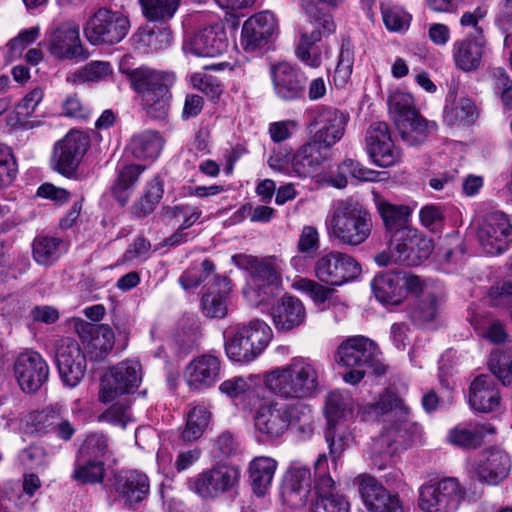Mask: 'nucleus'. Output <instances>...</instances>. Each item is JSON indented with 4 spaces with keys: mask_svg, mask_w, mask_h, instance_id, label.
<instances>
[{
    "mask_svg": "<svg viewBox=\"0 0 512 512\" xmlns=\"http://www.w3.org/2000/svg\"><path fill=\"white\" fill-rule=\"evenodd\" d=\"M264 382L267 389L281 399H309L319 392V368L309 358L293 357L287 364L268 371Z\"/></svg>",
    "mask_w": 512,
    "mask_h": 512,
    "instance_id": "1",
    "label": "nucleus"
},
{
    "mask_svg": "<svg viewBox=\"0 0 512 512\" xmlns=\"http://www.w3.org/2000/svg\"><path fill=\"white\" fill-rule=\"evenodd\" d=\"M327 229L331 238L344 245L356 247L363 244L372 233V214L358 200H338L330 211Z\"/></svg>",
    "mask_w": 512,
    "mask_h": 512,
    "instance_id": "2",
    "label": "nucleus"
},
{
    "mask_svg": "<svg viewBox=\"0 0 512 512\" xmlns=\"http://www.w3.org/2000/svg\"><path fill=\"white\" fill-rule=\"evenodd\" d=\"M272 335L269 325L259 319L230 327L224 332L226 355L234 362H252L266 349Z\"/></svg>",
    "mask_w": 512,
    "mask_h": 512,
    "instance_id": "3",
    "label": "nucleus"
},
{
    "mask_svg": "<svg viewBox=\"0 0 512 512\" xmlns=\"http://www.w3.org/2000/svg\"><path fill=\"white\" fill-rule=\"evenodd\" d=\"M130 27L129 17L123 12L101 7L89 16L83 34L93 46H113L128 35Z\"/></svg>",
    "mask_w": 512,
    "mask_h": 512,
    "instance_id": "4",
    "label": "nucleus"
},
{
    "mask_svg": "<svg viewBox=\"0 0 512 512\" xmlns=\"http://www.w3.org/2000/svg\"><path fill=\"white\" fill-rule=\"evenodd\" d=\"M324 410L327 419L324 436L330 455L336 460L352 438L344 421L348 415L352 414V399L340 391H332L326 397Z\"/></svg>",
    "mask_w": 512,
    "mask_h": 512,
    "instance_id": "5",
    "label": "nucleus"
},
{
    "mask_svg": "<svg viewBox=\"0 0 512 512\" xmlns=\"http://www.w3.org/2000/svg\"><path fill=\"white\" fill-rule=\"evenodd\" d=\"M464 498L456 478L429 479L418 489V512H454Z\"/></svg>",
    "mask_w": 512,
    "mask_h": 512,
    "instance_id": "6",
    "label": "nucleus"
},
{
    "mask_svg": "<svg viewBox=\"0 0 512 512\" xmlns=\"http://www.w3.org/2000/svg\"><path fill=\"white\" fill-rule=\"evenodd\" d=\"M240 470L229 464H216L191 477L188 489L205 501H214L233 490L239 483Z\"/></svg>",
    "mask_w": 512,
    "mask_h": 512,
    "instance_id": "7",
    "label": "nucleus"
},
{
    "mask_svg": "<svg viewBox=\"0 0 512 512\" xmlns=\"http://www.w3.org/2000/svg\"><path fill=\"white\" fill-rule=\"evenodd\" d=\"M314 29L311 33L301 34L300 41L296 47L297 58L305 65L311 68H318L322 63V52L317 45L322 36L330 35L335 32V24L332 17L319 8L316 4L310 3L305 6Z\"/></svg>",
    "mask_w": 512,
    "mask_h": 512,
    "instance_id": "8",
    "label": "nucleus"
},
{
    "mask_svg": "<svg viewBox=\"0 0 512 512\" xmlns=\"http://www.w3.org/2000/svg\"><path fill=\"white\" fill-rule=\"evenodd\" d=\"M336 361L346 367H368L375 375L385 373L377 344L364 336H354L342 342L337 349Z\"/></svg>",
    "mask_w": 512,
    "mask_h": 512,
    "instance_id": "9",
    "label": "nucleus"
},
{
    "mask_svg": "<svg viewBox=\"0 0 512 512\" xmlns=\"http://www.w3.org/2000/svg\"><path fill=\"white\" fill-rule=\"evenodd\" d=\"M294 411L303 416L305 424L310 419L311 409L308 405H262L254 416L255 429L268 439L279 438L289 428Z\"/></svg>",
    "mask_w": 512,
    "mask_h": 512,
    "instance_id": "10",
    "label": "nucleus"
},
{
    "mask_svg": "<svg viewBox=\"0 0 512 512\" xmlns=\"http://www.w3.org/2000/svg\"><path fill=\"white\" fill-rule=\"evenodd\" d=\"M362 272L361 265L352 256L330 251L319 257L314 264L316 278L326 285L340 286L356 279Z\"/></svg>",
    "mask_w": 512,
    "mask_h": 512,
    "instance_id": "11",
    "label": "nucleus"
},
{
    "mask_svg": "<svg viewBox=\"0 0 512 512\" xmlns=\"http://www.w3.org/2000/svg\"><path fill=\"white\" fill-rule=\"evenodd\" d=\"M327 467L326 455H319L314 464L316 500L311 512H349V502L337 491Z\"/></svg>",
    "mask_w": 512,
    "mask_h": 512,
    "instance_id": "12",
    "label": "nucleus"
},
{
    "mask_svg": "<svg viewBox=\"0 0 512 512\" xmlns=\"http://www.w3.org/2000/svg\"><path fill=\"white\" fill-rule=\"evenodd\" d=\"M141 380V364L136 360L122 361L112 367L101 380L99 398L107 403L120 395L132 393L138 388Z\"/></svg>",
    "mask_w": 512,
    "mask_h": 512,
    "instance_id": "13",
    "label": "nucleus"
},
{
    "mask_svg": "<svg viewBox=\"0 0 512 512\" xmlns=\"http://www.w3.org/2000/svg\"><path fill=\"white\" fill-rule=\"evenodd\" d=\"M55 361L63 383L68 387L77 386L85 375L86 356L79 343L70 337L57 341Z\"/></svg>",
    "mask_w": 512,
    "mask_h": 512,
    "instance_id": "14",
    "label": "nucleus"
},
{
    "mask_svg": "<svg viewBox=\"0 0 512 512\" xmlns=\"http://www.w3.org/2000/svg\"><path fill=\"white\" fill-rule=\"evenodd\" d=\"M375 298L387 305H399L416 289V276L403 271L375 275L371 282Z\"/></svg>",
    "mask_w": 512,
    "mask_h": 512,
    "instance_id": "15",
    "label": "nucleus"
},
{
    "mask_svg": "<svg viewBox=\"0 0 512 512\" xmlns=\"http://www.w3.org/2000/svg\"><path fill=\"white\" fill-rule=\"evenodd\" d=\"M477 237L485 253H502L512 241V225L509 218L500 211L490 213L479 226Z\"/></svg>",
    "mask_w": 512,
    "mask_h": 512,
    "instance_id": "16",
    "label": "nucleus"
},
{
    "mask_svg": "<svg viewBox=\"0 0 512 512\" xmlns=\"http://www.w3.org/2000/svg\"><path fill=\"white\" fill-rule=\"evenodd\" d=\"M48 49L60 60H86L89 57L80 39L79 25L74 21H65L51 31Z\"/></svg>",
    "mask_w": 512,
    "mask_h": 512,
    "instance_id": "17",
    "label": "nucleus"
},
{
    "mask_svg": "<svg viewBox=\"0 0 512 512\" xmlns=\"http://www.w3.org/2000/svg\"><path fill=\"white\" fill-rule=\"evenodd\" d=\"M88 146L89 139L87 136L79 131L69 132L54 146L52 156L54 169L66 177L73 176Z\"/></svg>",
    "mask_w": 512,
    "mask_h": 512,
    "instance_id": "18",
    "label": "nucleus"
},
{
    "mask_svg": "<svg viewBox=\"0 0 512 512\" xmlns=\"http://www.w3.org/2000/svg\"><path fill=\"white\" fill-rule=\"evenodd\" d=\"M15 378L25 393L37 392L49 377V366L36 351L21 353L14 363Z\"/></svg>",
    "mask_w": 512,
    "mask_h": 512,
    "instance_id": "19",
    "label": "nucleus"
},
{
    "mask_svg": "<svg viewBox=\"0 0 512 512\" xmlns=\"http://www.w3.org/2000/svg\"><path fill=\"white\" fill-rule=\"evenodd\" d=\"M388 106L394 125L402 140L409 146L416 144V105L414 96L397 90L390 95Z\"/></svg>",
    "mask_w": 512,
    "mask_h": 512,
    "instance_id": "20",
    "label": "nucleus"
},
{
    "mask_svg": "<svg viewBox=\"0 0 512 512\" xmlns=\"http://www.w3.org/2000/svg\"><path fill=\"white\" fill-rule=\"evenodd\" d=\"M228 48V39L224 25L215 23L196 31L183 43L186 54L197 57H217Z\"/></svg>",
    "mask_w": 512,
    "mask_h": 512,
    "instance_id": "21",
    "label": "nucleus"
},
{
    "mask_svg": "<svg viewBox=\"0 0 512 512\" xmlns=\"http://www.w3.org/2000/svg\"><path fill=\"white\" fill-rule=\"evenodd\" d=\"M270 77L275 95L282 101L290 102L304 97L306 77L302 71L287 62L271 66Z\"/></svg>",
    "mask_w": 512,
    "mask_h": 512,
    "instance_id": "22",
    "label": "nucleus"
},
{
    "mask_svg": "<svg viewBox=\"0 0 512 512\" xmlns=\"http://www.w3.org/2000/svg\"><path fill=\"white\" fill-rule=\"evenodd\" d=\"M348 120L349 114L339 109L334 107L318 108L311 124L315 128L312 139L330 150L343 137Z\"/></svg>",
    "mask_w": 512,
    "mask_h": 512,
    "instance_id": "23",
    "label": "nucleus"
},
{
    "mask_svg": "<svg viewBox=\"0 0 512 512\" xmlns=\"http://www.w3.org/2000/svg\"><path fill=\"white\" fill-rule=\"evenodd\" d=\"M365 141L367 152L377 166L390 167L400 159L399 151L394 147L387 123H372L367 129Z\"/></svg>",
    "mask_w": 512,
    "mask_h": 512,
    "instance_id": "24",
    "label": "nucleus"
},
{
    "mask_svg": "<svg viewBox=\"0 0 512 512\" xmlns=\"http://www.w3.org/2000/svg\"><path fill=\"white\" fill-rule=\"evenodd\" d=\"M362 500L370 512H406L397 495H392L373 477L356 478Z\"/></svg>",
    "mask_w": 512,
    "mask_h": 512,
    "instance_id": "25",
    "label": "nucleus"
},
{
    "mask_svg": "<svg viewBox=\"0 0 512 512\" xmlns=\"http://www.w3.org/2000/svg\"><path fill=\"white\" fill-rule=\"evenodd\" d=\"M277 23L273 13L261 11L249 17L241 31V45L246 52H254L268 44L276 31Z\"/></svg>",
    "mask_w": 512,
    "mask_h": 512,
    "instance_id": "26",
    "label": "nucleus"
},
{
    "mask_svg": "<svg viewBox=\"0 0 512 512\" xmlns=\"http://www.w3.org/2000/svg\"><path fill=\"white\" fill-rule=\"evenodd\" d=\"M220 373V359L212 354H203L186 366L184 379L190 390L202 391L212 387L220 378Z\"/></svg>",
    "mask_w": 512,
    "mask_h": 512,
    "instance_id": "27",
    "label": "nucleus"
},
{
    "mask_svg": "<svg viewBox=\"0 0 512 512\" xmlns=\"http://www.w3.org/2000/svg\"><path fill=\"white\" fill-rule=\"evenodd\" d=\"M510 468L509 455L498 448L484 450L473 464V471L478 479L490 485L502 482L508 476Z\"/></svg>",
    "mask_w": 512,
    "mask_h": 512,
    "instance_id": "28",
    "label": "nucleus"
},
{
    "mask_svg": "<svg viewBox=\"0 0 512 512\" xmlns=\"http://www.w3.org/2000/svg\"><path fill=\"white\" fill-rule=\"evenodd\" d=\"M113 489L126 505L142 502L149 494L150 482L146 474L136 471H121L114 475Z\"/></svg>",
    "mask_w": 512,
    "mask_h": 512,
    "instance_id": "29",
    "label": "nucleus"
},
{
    "mask_svg": "<svg viewBox=\"0 0 512 512\" xmlns=\"http://www.w3.org/2000/svg\"><path fill=\"white\" fill-rule=\"evenodd\" d=\"M377 211L385 228L393 233L394 239H401L402 234L416 231L412 227L413 207L404 204H393L384 199L376 201Z\"/></svg>",
    "mask_w": 512,
    "mask_h": 512,
    "instance_id": "30",
    "label": "nucleus"
},
{
    "mask_svg": "<svg viewBox=\"0 0 512 512\" xmlns=\"http://www.w3.org/2000/svg\"><path fill=\"white\" fill-rule=\"evenodd\" d=\"M120 70L127 75L131 87L141 98L148 92H156L158 88L171 87L175 80L173 73L157 71L147 66L135 69L121 67Z\"/></svg>",
    "mask_w": 512,
    "mask_h": 512,
    "instance_id": "31",
    "label": "nucleus"
},
{
    "mask_svg": "<svg viewBox=\"0 0 512 512\" xmlns=\"http://www.w3.org/2000/svg\"><path fill=\"white\" fill-rule=\"evenodd\" d=\"M329 149L311 139L298 148L291 158L292 171L301 178L312 176L328 158Z\"/></svg>",
    "mask_w": 512,
    "mask_h": 512,
    "instance_id": "32",
    "label": "nucleus"
},
{
    "mask_svg": "<svg viewBox=\"0 0 512 512\" xmlns=\"http://www.w3.org/2000/svg\"><path fill=\"white\" fill-rule=\"evenodd\" d=\"M310 492V469L299 462H293L285 476L284 495L293 507L298 508L306 504Z\"/></svg>",
    "mask_w": 512,
    "mask_h": 512,
    "instance_id": "33",
    "label": "nucleus"
},
{
    "mask_svg": "<svg viewBox=\"0 0 512 512\" xmlns=\"http://www.w3.org/2000/svg\"><path fill=\"white\" fill-rule=\"evenodd\" d=\"M271 316L278 331L288 332L305 322L306 309L298 298L286 296L272 306Z\"/></svg>",
    "mask_w": 512,
    "mask_h": 512,
    "instance_id": "34",
    "label": "nucleus"
},
{
    "mask_svg": "<svg viewBox=\"0 0 512 512\" xmlns=\"http://www.w3.org/2000/svg\"><path fill=\"white\" fill-rule=\"evenodd\" d=\"M469 404L479 412H490L500 404L499 391L489 375H479L469 388Z\"/></svg>",
    "mask_w": 512,
    "mask_h": 512,
    "instance_id": "35",
    "label": "nucleus"
},
{
    "mask_svg": "<svg viewBox=\"0 0 512 512\" xmlns=\"http://www.w3.org/2000/svg\"><path fill=\"white\" fill-rule=\"evenodd\" d=\"M365 412L371 417H384V421L399 423L396 427L398 433L401 431L400 426L406 422L408 416L407 408L402 399L391 391L381 395L377 402L367 405Z\"/></svg>",
    "mask_w": 512,
    "mask_h": 512,
    "instance_id": "36",
    "label": "nucleus"
},
{
    "mask_svg": "<svg viewBox=\"0 0 512 512\" xmlns=\"http://www.w3.org/2000/svg\"><path fill=\"white\" fill-rule=\"evenodd\" d=\"M443 296V289L437 283H420L418 279V325L427 329H434L438 302Z\"/></svg>",
    "mask_w": 512,
    "mask_h": 512,
    "instance_id": "37",
    "label": "nucleus"
},
{
    "mask_svg": "<svg viewBox=\"0 0 512 512\" xmlns=\"http://www.w3.org/2000/svg\"><path fill=\"white\" fill-rule=\"evenodd\" d=\"M484 49L483 37H467L454 42L452 55L455 65L464 72L475 71L481 64Z\"/></svg>",
    "mask_w": 512,
    "mask_h": 512,
    "instance_id": "38",
    "label": "nucleus"
},
{
    "mask_svg": "<svg viewBox=\"0 0 512 512\" xmlns=\"http://www.w3.org/2000/svg\"><path fill=\"white\" fill-rule=\"evenodd\" d=\"M276 468L277 462L266 456L256 457L250 462L248 468L249 484L257 497H263L268 492Z\"/></svg>",
    "mask_w": 512,
    "mask_h": 512,
    "instance_id": "39",
    "label": "nucleus"
},
{
    "mask_svg": "<svg viewBox=\"0 0 512 512\" xmlns=\"http://www.w3.org/2000/svg\"><path fill=\"white\" fill-rule=\"evenodd\" d=\"M496 432L490 424H459L450 430L448 440L461 448H476L481 445L485 434Z\"/></svg>",
    "mask_w": 512,
    "mask_h": 512,
    "instance_id": "40",
    "label": "nucleus"
},
{
    "mask_svg": "<svg viewBox=\"0 0 512 512\" xmlns=\"http://www.w3.org/2000/svg\"><path fill=\"white\" fill-rule=\"evenodd\" d=\"M163 145L164 140L157 131L145 130L131 138L129 148L135 158L155 159L159 156Z\"/></svg>",
    "mask_w": 512,
    "mask_h": 512,
    "instance_id": "41",
    "label": "nucleus"
},
{
    "mask_svg": "<svg viewBox=\"0 0 512 512\" xmlns=\"http://www.w3.org/2000/svg\"><path fill=\"white\" fill-rule=\"evenodd\" d=\"M251 276L254 281L263 282L262 286L259 287L263 290V296L259 293L260 299L258 303L264 302L270 295L273 294L274 289L277 288L280 282V276L277 265L275 264L274 257H266L258 259L255 268L253 269Z\"/></svg>",
    "mask_w": 512,
    "mask_h": 512,
    "instance_id": "42",
    "label": "nucleus"
},
{
    "mask_svg": "<svg viewBox=\"0 0 512 512\" xmlns=\"http://www.w3.org/2000/svg\"><path fill=\"white\" fill-rule=\"evenodd\" d=\"M105 477L104 460H90L76 455L71 479L81 485H95L103 482Z\"/></svg>",
    "mask_w": 512,
    "mask_h": 512,
    "instance_id": "43",
    "label": "nucleus"
},
{
    "mask_svg": "<svg viewBox=\"0 0 512 512\" xmlns=\"http://www.w3.org/2000/svg\"><path fill=\"white\" fill-rule=\"evenodd\" d=\"M77 332L83 339H87V336L92 337L90 342L91 347L93 349H99L100 351L97 356L107 354L114 346V333L106 324L94 326L92 324L82 322L80 326H77Z\"/></svg>",
    "mask_w": 512,
    "mask_h": 512,
    "instance_id": "44",
    "label": "nucleus"
},
{
    "mask_svg": "<svg viewBox=\"0 0 512 512\" xmlns=\"http://www.w3.org/2000/svg\"><path fill=\"white\" fill-rule=\"evenodd\" d=\"M144 169V166L129 164L118 171L116 182L112 187V194L122 206L128 202L134 185Z\"/></svg>",
    "mask_w": 512,
    "mask_h": 512,
    "instance_id": "45",
    "label": "nucleus"
},
{
    "mask_svg": "<svg viewBox=\"0 0 512 512\" xmlns=\"http://www.w3.org/2000/svg\"><path fill=\"white\" fill-rule=\"evenodd\" d=\"M63 241L57 237L38 236L33 241V257L42 265L55 262L61 255Z\"/></svg>",
    "mask_w": 512,
    "mask_h": 512,
    "instance_id": "46",
    "label": "nucleus"
},
{
    "mask_svg": "<svg viewBox=\"0 0 512 512\" xmlns=\"http://www.w3.org/2000/svg\"><path fill=\"white\" fill-rule=\"evenodd\" d=\"M170 87L158 88L156 92H148L141 98L146 113L153 119L164 120L169 112L171 94Z\"/></svg>",
    "mask_w": 512,
    "mask_h": 512,
    "instance_id": "47",
    "label": "nucleus"
},
{
    "mask_svg": "<svg viewBox=\"0 0 512 512\" xmlns=\"http://www.w3.org/2000/svg\"><path fill=\"white\" fill-rule=\"evenodd\" d=\"M211 418V412L203 405L193 407L188 415L184 430L182 431V439L184 441H195L201 437L204 430L208 426Z\"/></svg>",
    "mask_w": 512,
    "mask_h": 512,
    "instance_id": "48",
    "label": "nucleus"
},
{
    "mask_svg": "<svg viewBox=\"0 0 512 512\" xmlns=\"http://www.w3.org/2000/svg\"><path fill=\"white\" fill-rule=\"evenodd\" d=\"M112 73L111 64L107 61H91L67 77L68 82L84 83L99 82Z\"/></svg>",
    "mask_w": 512,
    "mask_h": 512,
    "instance_id": "49",
    "label": "nucleus"
},
{
    "mask_svg": "<svg viewBox=\"0 0 512 512\" xmlns=\"http://www.w3.org/2000/svg\"><path fill=\"white\" fill-rule=\"evenodd\" d=\"M145 17L150 21L171 19L177 11L180 0H139Z\"/></svg>",
    "mask_w": 512,
    "mask_h": 512,
    "instance_id": "50",
    "label": "nucleus"
},
{
    "mask_svg": "<svg viewBox=\"0 0 512 512\" xmlns=\"http://www.w3.org/2000/svg\"><path fill=\"white\" fill-rule=\"evenodd\" d=\"M488 366L493 375L505 386L512 385V354L499 349L490 355Z\"/></svg>",
    "mask_w": 512,
    "mask_h": 512,
    "instance_id": "51",
    "label": "nucleus"
},
{
    "mask_svg": "<svg viewBox=\"0 0 512 512\" xmlns=\"http://www.w3.org/2000/svg\"><path fill=\"white\" fill-rule=\"evenodd\" d=\"M401 239H394V261L400 265L413 267L416 264V231L402 234Z\"/></svg>",
    "mask_w": 512,
    "mask_h": 512,
    "instance_id": "52",
    "label": "nucleus"
},
{
    "mask_svg": "<svg viewBox=\"0 0 512 512\" xmlns=\"http://www.w3.org/2000/svg\"><path fill=\"white\" fill-rule=\"evenodd\" d=\"M392 436L390 432L381 435L374 440L371 448L370 459L379 470H384L389 464L396 449L392 448Z\"/></svg>",
    "mask_w": 512,
    "mask_h": 512,
    "instance_id": "53",
    "label": "nucleus"
},
{
    "mask_svg": "<svg viewBox=\"0 0 512 512\" xmlns=\"http://www.w3.org/2000/svg\"><path fill=\"white\" fill-rule=\"evenodd\" d=\"M477 116V108L469 98H461L450 109L445 110V119L449 124H470Z\"/></svg>",
    "mask_w": 512,
    "mask_h": 512,
    "instance_id": "54",
    "label": "nucleus"
},
{
    "mask_svg": "<svg viewBox=\"0 0 512 512\" xmlns=\"http://www.w3.org/2000/svg\"><path fill=\"white\" fill-rule=\"evenodd\" d=\"M107 453V437L102 433H93L87 436L77 455L87 457L90 460H104Z\"/></svg>",
    "mask_w": 512,
    "mask_h": 512,
    "instance_id": "55",
    "label": "nucleus"
},
{
    "mask_svg": "<svg viewBox=\"0 0 512 512\" xmlns=\"http://www.w3.org/2000/svg\"><path fill=\"white\" fill-rule=\"evenodd\" d=\"M62 413L60 406H51L31 416V424L38 434L53 433Z\"/></svg>",
    "mask_w": 512,
    "mask_h": 512,
    "instance_id": "56",
    "label": "nucleus"
},
{
    "mask_svg": "<svg viewBox=\"0 0 512 512\" xmlns=\"http://www.w3.org/2000/svg\"><path fill=\"white\" fill-rule=\"evenodd\" d=\"M293 288L307 294L316 305L327 301L333 290L308 278H297L293 282Z\"/></svg>",
    "mask_w": 512,
    "mask_h": 512,
    "instance_id": "57",
    "label": "nucleus"
},
{
    "mask_svg": "<svg viewBox=\"0 0 512 512\" xmlns=\"http://www.w3.org/2000/svg\"><path fill=\"white\" fill-rule=\"evenodd\" d=\"M354 52L349 41L343 40L340 48L337 66L335 68V81L345 84L352 74Z\"/></svg>",
    "mask_w": 512,
    "mask_h": 512,
    "instance_id": "58",
    "label": "nucleus"
},
{
    "mask_svg": "<svg viewBox=\"0 0 512 512\" xmlns=\"http://www.w3.org/2000/svg\"><path fill=\"white\" fill-rule=\"evenodd\" d=\"M17 174L16 160L11 149L0 144V188L9 186Z\"/></svg>",
    "mask_w": 512,
    "mask_h": 512,
    "instance_id": "59",
    "label": "nucleus"
},
{
    "mask_svg": "<svg viewBox=\"0 0 512 512\" xmlns=\"http://www.w3.org/2000/svg\"><path fill=\"white\" fill-rule=\"evenodd\" d=\"M201 306L204 314L211 318H223L227 314L224 294L209 291L203 295Z\"/></svg>",
    "mask_w": 512,
    "mask_h": 512,
    "instance_id": "60",
    "label": "nucleus"
},
{
    "mask_svg": "<svg viewBox=\"0 0 512 512\" xmlns=\"http://www.w3.org/2000/svg\"><path fill=\"white\" fill-rule=\"evenodd\" d=\"M43 90L39 87L34 88L27 93L24 98L17 104L15 108V114L17 122L21 125L24 124V120L31 116L38 104L43 99Z\"/></svg>",
    "mask_w": 512,
    "mask_h": 512,
    "instance_id": "61",
    "label": "nucleus"
},
{
    "mask_svg": "<svg viewBox=\"0 0 512 512\" xmlns=\"http://www.w3.org/2000/svg\"><path fill=\"white\" fill-rule=\"evenodd\" d=\"M251 389V381L243 376H234L219 385V391L231 399L245 396Z\"/></svg>",
    "mask_w": 512,
    "mask_h": 512,
    "instance_id": "62",
    "label": "nucleus"
},
{
    "mask_svg": "<svg viewBox=\"0 0 512 512\" xmlns=\"http://www.w3.org/2000/svg\"><path fill=\"white\" fill-rule=\"evenodd\" d=\"M382 18L386 28L390 31H401L407 28L412 19L411 15L400 8H382Z\"/></svg>",
    "mask_w": 512,
    "mask_h": 512,
    "instance_id": "63",
    "label": "nucleus"
},
{
    "mask_svg": "<svg viewBox=\"0 0 512 512\" xmlns=\"http://www.w3.org/2000/svg\"><path fill=\"white\" fill-rule=\"evenodd\" d=\"M494 88L500 95L505 107L512 108V80L504 68L497 67L493 70Z\"/></svg>",
    "mask_w": 512,
    "mask_h": 512,
    "instance_id": "64",
    "label": "nucleus"
}]
</instances>
